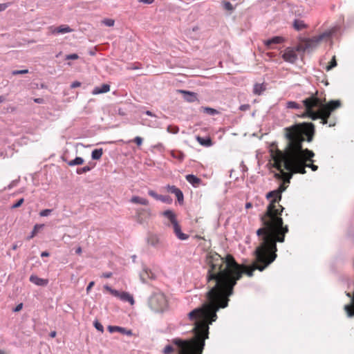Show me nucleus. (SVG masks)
Instances as JSON below:
<instances>
[{"label":"nucleus","mask_w":354,"mask_h":354,"mask_svg":"<svg viewBox=\"0 0 354 354\" xmlns=\"http://www.w3.org/2000/svg\"><path fill=\"white\" fill-rule=\"evenodd\" d=\"M255 270L252 264L245 266V270H241L232 256L227 255L225 261L218 254L212 257L209 261L207 280L208 283L213 281L214 285L207 292V302L200 308L192 310L188 317L191 321H194V337L198 344L209 337V325L217 319V311L228 306L229 297L233 294V288L236 281L239 280L243 272L248 277L253 276Z\"/></svg>","instance_id":"obj_1"},{"label":"nucleus","mask_w":354,"mask_h":354,"mask_svg":"<svg viewBox=\"0 0 354 354\" xmlns=\"http://www.w3.org/2000/svg\"><path fill=\"white\" fill-rule=\"evenodd\" d=\"M285 137L287 144L284 151L277 150L272 153L273 166L280 173H275L274 177L283 180L281 185L285 187L289 183L292 174H306V167L310 168L313 171L317 170L318 167L314 164H307V161L313 162L312 158L315 156L313 151L302 148V143L306 140L310 142L315 135V125L312 122L297 123L284 129Z\"/></svg>","instance_id":"obj_2"},{"label":"nucleus","mask_w":354,"mask_h":354,"mask_svg":"<svg viewBox=\"0 0 354 354\" xmlns=\"http://www.w3.org/2000/svg\"><path fill=\"white\" fill-rule=\"evenodd\" d=\"M286 189V187L280 185L277 189L266 194L268 199L271 198L266 214L269 220L262 218L264 227L259 228L257 231L261 243L253 252L254 255L260 262L265 261L269 252H277V242H284L285 234L288 232V225L283 226V219L280 216L284 208L280 205L279 208L276 207V203L281 200V194Z\"/></svg>","instance_id":"obj_3"},{"label":"nucleus","mask_w":354,"mask_h":354,"mask_svg":"<svg viewBox=\"0 0 354 354\" xmlns=\"http://www.w3.org/2000/svg\"><path fill=\"white\" fill-rule=\"evenodd\" d=\"M302 103L305 107V112L301 117L309 118L313 120L321 119L320 122L322 124H326L331 113L341 106L339 100H330L326 103L325 99L319 98L317 94L305 98Z\"/></svg>","instance_id":"obj_4"},{"label":"nucleus","mask_w":354,"mask_h":354,"mask_svg":"<svg viewBox=\"0 0 354 354\" xmlns=\"http://www.w3.org/2000/svg\"><path fill=\"white\" fill-rule=\"evenodd\" d=\"M174 344L178 347V354H202L205 343L198 344L196 339H181L175 338L172 340Z\"/></svg>","instance_id":"obj_5"},{"label":"nucleus","mask_w":354,"mask_h":354,"mask_svg":"<svg viewBox=\"0 0 354 354\" xmlns=\"http://www.w3.org/2000/svg\"><path fill=\"white\" fill-rule=\"evenodd\" d=\"M335 34V28L327 30L324 32L323 33L313 37V38H301L299 37L301 43L297 45L295 47V52H302L309 50L310 48H313L315 45H317L319 42L323 40L324 38L330 37Z\"/></svg>","instance_id":"obj_6"},{"label":"nucleus","mask_w":354,"mask_h":354,"mask_svg":"<svg viewBox=\"0 0 354 354\" xmlns=\"http://www.w3.org/2000/svg\"><path fill=\"white\" fill-rule=\"evenodd\" d=\"M149 306L156 312H163L167 307L165 295L162 292L154 293L149 299Z\"/></svg>","instance_id":"obj_7"},{"label":"nucleus","mask_w":354,"mask_h":354,"mask_svg":"<svg viewBox=\"0 0 354 354\" xmlns=\"http://www.w3.org/2000/svg\"><path fill=\"white\" fill-rule=\"evenodd\" d=\"M104 288L109 292L113 296L119 298L122 301H127L131 305L135 302L133 297L127 292H120L117 290L113 289L108 285H104Z\"/></svg>","instance_id":"obj_8"},{"label":"nucleus","mask_w":354,"mask_h":354,"mask_svg":"<svg viewBox=\"0 0 354 354\" xmlns=\"http://www.w3.org/2000/svg\"><path fill=\"white\" fill-rule=\"evenodd\" d=\"M277 257L276 252H269L266 255V260L263 262H260L256 258V261L252 263L254 270H259L262 272L264 269L273 262Z\"/></svg>","instance_id":"obj_9"},{"label":"nucleus","mask_w":354,"mask_h":354,"mask_svg":"<svg viewBox=\"0 0 354 354\" xmlns=\"http://www.w3.org/2000/svg\"><path fill=\"white\" fill-rule=\"evenodd\" d=\"M282 58L285 62L293 64L297 60L298 57L294 48L288 47L285 49Z\"/></svg>","instance_id":"obj_10"},{"label":"nucleus","mask_w":354,"mask_h":354,"mask_svg":"<svg viewBox=\"0 0 354 354\" xmlns=\"http://www.w3.org/2000/svg\"><path fill=\"white\" fill-rule=\"evenodd\" d=\"M165 189L169 193L173 194L176 196L179 204L183 203V202H184L183 193L179 188H178L175 185H167L165 187Z\"/></svg>","instance_id":"obj_11"},{"label":"nucleus","mask_w":354,"mask_h":354,"mask_svg":"<svg viewBox=\"0 0 354 354\" xmlns=\"http://www.w3.org/2000/svg\"><path fill=\"white\" fill-rule=\"evenodd\" d=\"M151 212L150 209L138 208L136 209L137 221L139 223H143L145 221L150 218Z\"/></svg>","instance_id":"obj_12"},{"label":"nucleus","mask_w":354,"mask_h":354,"mask_svg":"<svg viewBox=\"0 0 354 354\" xmlns=\"http://www.w3.org/2000/svg\"><path fill=\"white\" fill-rule=\"evenodd\" d=\"M147 243L152 247L160 249L163 248V243L158 235L155 234H149L147 239Z\"/></svg>","instance_id":"obj_13"},{"label":"nucleus","mask_w":354,"mask_h":354,"mask_svg":"<svg viewBox=\"0 0 354 354\" xmlns=\"http://www.w3.org/2000/svg\"><path fill=\"white\" fill-rule=\"evenodd\" d=\"M173 226L174 232L176 236L181 241H185L189 239V235L183 233L181 230V227L179 225L178 222L175 223Z\"/></svg>","instance_id":"obj_14"},{"label":"nucleus","mask_w":354,"mask_h":354,"mask_svg":"<svg viewBox=\"0 0 354 354\" xmlns=\"http://www.w3.org/2000/svg\"><path fill=\"white\" fill-rule=\"evenodd\" d=\"M108 330L112 333L115 332H118L122 334H125L128 336H131L133 333L131 330H127L125 328L117 326H109Z\"/></svg>","instance_id":"obj_15"},{"label":"nucleus","mask_w":354,"mask_h":354,"mask_svg":"<svg viewBox=\"0 0 354 354\" xmlns=\"http://www.w3.org/2000/svg\"><path fill=\"white\" fill-rule=\"evenodd\" d=\"M179 91L183 94L184 100L188 102H194L198 100L197 94L194 92L184 90H180Z\"/></svg>","instance_id":"obj_16"},{"label":"nucleus","mask_w":354,"mask_h":354,"mask_svg":"<svg viewBox=\"0 0 354 354\" xmlns=\"http://www.w3.org/2000/svg\"><path fill=\"white\" fill-rule=\"evenodd\" d=\"M29 281L39 286H46L48 283V280L46 279L39 278L37 275L32 274L29 278Z\"/></svg>","instance_id":"obj_17"},{"label":"nucleus","mask_w":354,"mask_h":354,"mask_svg":"<svg viewBox=\"0 0 354 354\" xmlns=\"http://www.w3.org/2000/svg\"><path fill=\"white\" fill-rule=\"evenodd\" d=\"M110 91V85L108 84H103L100 86H95L91 93L93 95H98L101 93H105Z\"/></svg>","instance_id":"obj_18"},{"label":"nucleus","mask_w":354,"mask_h":354,"mask_svg":"<svg viewBox=\"0 0 354 354\" xmlns=\"http://www.w3.org/2000/svg\"><path fill=\"white\" fill-rule=\"evenodd\" d=\"M162 215L167 218L171 225H174L175 223H178L176 216L172 210L167 209L162 213Z\"/></svg>","instance_id":"obj_19"},{"label":"nucleus","mask_w":354,"mask_h":354,"mask_svg":"<svg viewBox=\"0 0 354 354\" xmlns=\"http://www.w3.org/2000/svg\"><path fill=\"white\" fill-rule=\"evenodd\" d=\"M290 10L292 13H295V17L292 19V22L296 23V22H304L299 17L301 15V8L299 6H295L290 8Z\"/></svg>","instance_id":"obj_20"},{"label":"nucleus","mask_w":354,"mask_h":354,"mask_svg":"<svg viewBox=\"0 0 354 354\" xmlns=\"http://www.w3.org/2000/svg\"><path fill=\"white\" fill-rule=\"evenodd\" d=\"M284 41V39L283 37H280V36H274L270 39H268L266 41H264V44L267 46V47H270V46L272 44H281L282 43L283 41Z\"/></svg>","instance_id":"obj_21"},{"label":"nucleus","mask_w":354,"mask_h":354,"mask_svg":"<svg viewBox=\"0 0 354 354\" xmlns=\"http://www.w3.org/2000/svg\"><path fill=\"white\" fill-rule=\"evenodd\" d=\"M187 182L192 184L193 186H196L201 183V179L196 177L194 174H188L185 177Z\"/></svg>","instance_id":"obj_22"},{"label":"nucleus","mask_w":354,"mask_h":354,"mask_svg":"<svg viewBox=\"0 0 354 354\" xmlns=\"http://www.w3.org/2000/svg\"><path fill=\"white\" fill-rule=\"evenodd\" d=\"M130 201L133 203L140 204L142 205H147L149 204V201L147 199L138 196H133Z\"/></svg>","instance_id":"obj_23"},{"label":"nucleus","mask_w":354,"mask_h":354,"mask_svg":"<svg viewBox=\"0 0 354 354\" xmlns=\"http://www.w3.org/2000/svg\"><path fill=\"white\" fill-rule=\"evenodd\" d=\"M266 85L263 84H255L253 87V93L255 95H261L262 93L266 90Z\"/></svg>","instance_id":"obj_24"},{"label":"nucleus","mask_w":354,"mask_h":354,"mask_svg":"<svg viewBox=\"0 0 354 354\" xmlns=\"http://www.w3.org/2000/svg\"><path fill=\"white\" fill-rule=\"evenodd\" d=\"M197 140L201 145L205 147H210L212 145V140L209 138H203L198 136Z\"/></svg>","instance_id":"obj_25"},{"label":"nucleus","mask_w":354,"mask_h":354,"mask_svg":"<svg viewBox=\"0 0 354 354\" xmlns=\"http://www.w3.org/2000/svg\"><path fill=\"white\" fill-rule=\"evenodd\" d=\"M94 167L95 164L90 162L88 165L77 169L76 172L78 174H82L91 171Z\"/></svg>","instance_id":"obj_26"},{"label":"nucleus","mask_w":354,"mask_h":354,"mask_svg":"<svg viewBox=\"0 0 354 354\" xmlns=\"http://www.w3.org/2000/svg\"><path fill=\"white\" fill-rule=\"evenodd\" d=\"M44 224H36V225H35L32 232L30 234V235L28 236L27 239L30 240V239H32L36 235V234L37 233L38 230H40V229H42L44 227Z\"/></svg>","instance_id":"obj_27"},{"label":"nucleus","mask_w":354,"mask_h":354,"mask_svg":"<svg viewBox=\"0 0 354 354\" xmlns=\"http://www.w3.org/2000/svg\"><path fill=\"white\" fill-rule=\"evenodd\" d=\"M103 153L102 149H94L91 153V158L93 160H99Z\"/></svg>","instance_id":"obj_28"},{"label":"nucleus","mask_w":354,"mask_h":354,"mask_svg":"<svg viewBox=\"0 0 354 354\" xmlns=\"http://www.w3.org/2000/svg\"><path fill=\"white\" fill-rule=\"evenodd\" d=\"M84 162V159L81 157H76L74 160H72L68 162L69 166H75L82 165Z\"/></svg>","instance_id":"obj_29"},{"label":"nucleus","mask_w":354,"mask_h":354,"mask_svg":"<svg viewBox=\"0 0 354 354\" xmlns=\"http://www.w3.org/2000/svg\"><path fill=\"white\" fill-rule=\"evenodd\" d=\"M286 108L287 109H300L301 108V105L294 101H288L286 102Z\"/></svg>","instance_id":"obj_30"},{"label":"nucleus","mask_w":354,"mask_h":354,"mask_svg":"<svg viewBox=\"0 0 354 354\" xmlns=\"http://www.w3.org/2000/svg\"><path fill=\"white\" fill-rule=\"evenodd\" d=\"M224 10L232 12L234 10L235 6H233L230 1H223L222 3Z\"/></svg>","instance_id":"obj_31"},{"label":"nucleus","mask_w":354,"mask_h":354,"mask_svg":"<svg viewBox=\"0 0 354 354\" xmlns=\"http://www.w3.org/2000/svg\"><path fill=\"white\" fill-rule=\"evenodd\" d=\"M202 109L204 113H205L209 115H214L218 113V111L213 108L202 107Z\"/></svg>","instance_id":"obj_32"},{"label":"nucleus","mask_w":354,"mask_h":354,"mask_svg":"<svg viewBox=\"0 0 354 354\" xmlns=\"http://www.w3.org/2000/svg\"><path fill=\"white\" fill-rule=\"evenodd\" d=\"M158 201L167 204H171L173 201L172 198L168 195H160Z\"/></svg>","instance_id":"obj_33"},{"label":"nucleus","mask_w":354,"mask_h":354,"mask_svg":"<svg viewBox=\"0 0 354 354\" xmlns=\"http://www.w3.org/2000/svg\"><path fill=\"white\" fill-rule=\"evenodd\" d=\"M71 29L68 26H65V27H59L54 32L55 33H57V34H64V33H66V32H71Z\"/></svg>","instance_id":"obj_34"},{"label":"nucleus","mask_w":354,"mask_h":354,"mask_svg":"<svg viewBox=\"0 0 354 354\" xmlns=\"http://www.w3.org/2000/svg\"><path fill=\"white\" fill-rule=\"evenodd\" d=\"M295 30L299 31L307 27L306 24H292Z\"/></svg>","instance_id":"obj_35"},{"label":"nucleus","mask_w":354,"mask_h":354,"mask_svg":"<svg viewBox=\"0 0 354 354\" xmlns=\"http://www.w3.org/2000/svg\"><path fill=\"white\" fill-rule=\"evenodd\" d=\"M93 325L95 326V328L98 330V331H100L101 333H103L104 332V327L102 325V324L100 322H99L97 320H95L93 323Z\"/></svg>","instance_id":"obj_36"},{"label":"nucleus","mask_w":354,"mask_h":354,"mask_svg":"<svg viewBox=\"0 0 354 354\" xmlns=\"http://www.w3.org/2000/svg\"><path fill=\"white\" fill-rule=\"evenodd\" d=\"M53 212V209H45L41 210L39 212V216L42 217L48 216L50 214V213Z\"/></svg>","instance_id":"obj_37"},{"label":"nucleus","mask_w":354,"mask_h":354,"mask_svg":"<svg viewBox=\"0 0 354 354\" xmlns=\"http://www.w3.org/2000/svg\"><path fill=\"white\" fill-rule=\"evenodd\" d=\"M336 66H337V62L335 60V57L334 56L333 57L332 60L330 61V64L328 66H327L326 70L330 71L332 68H333L334 67H335Z\"/></svg>","instance_id":"obj_38"},{"label":"nucleus","mask_w":354,"mask_h":354,"mask_svg":"<svg viewBox=\"0 0 354 354\" xmlns=\"http://www.w3.org/2000/svg\"><path fill=\"white\" fill-rule=\"evenodd\" d=\"M28 73V69H23V70H15L12 71V75H23L26 74Z\"/></svg>","instance_id":"obj_39"},{"label":"nucleus","mask_w":354,"mask_h":354,"mask_svg":"<svg viewBox=\"0 0 354 354\" xmlns=\"http://www.w3.org/2000/svg\"><path fill=\"white\" fill-rule=\"evenodd\" d=\"M167 131L171 133H177L179 131V128L176 126H168Z\"/></svg>","instance_id":"obj_40"},{"label":"nucleus","mask_w":354,"mask_h":354,"mask_svg":"<svg viewBox=\"0 0 354 354\" xmlns=\"http://www.w3.org/2000/svg\"><path fill=\"white\" fill-rule=\"evenodd\" d=\"M148 194L153 197V198H155L156 200H159L160 198V194H158L155 191L152 190V189H149L148 191Z\"/></svg>","instance_id":"obj_41"},{"label":"nucleus","mask_w":354,"mask_h":354,"mask_svg":"<svg viewBox=\"0 0 354 354\" xmlns=\"http://www.w3.org/2000/svg\"><path fill=\"white\" fill-rule=\"evenodd\" d=\"M24 199L23 198L19 199L15 203H14L12 206V209H15L19 207L24 203Z\"/></svg>","instance_id":"obj_42"},{"label":"nucleus","mask_w":354,"mask_h":354,"mask_svg":"<svg viewBox=\"0 0 354 354\" xmlns=\"http://www.w3.org/2000/svg\"><path fill=\"white\" fill-rule=\"evenodd\" d=\"M173 351H174V348L171 345H167L163 349V352L165 354L170 353L173 352Z\"/></svg>","instance_id":"obj_43"},{"label":"nucleus","mask_w":354,"mask_h":354,"mask_svg":"<svg viewBox=\"0 0 354 354\" xmlns=\"http://www.w3.org/2000/svg\"><path fill=\"white\" fill-rule=\"evenodd\" d=\"M79 56L76 53H73L70 55H67L66 56V59H78Z\"/></svg>","instance_id":"obj_44"},{"label":"nucleus","mask_w":354,"mask_h":354,"mask_svg":"<svg viewBox=\"0 0 354 354\" xmlns=\"http://www.w3.org/2000/svg\"><path fill=\"white\" fill-rule=\"evenodd\" d=\"M133 141L138 146H140L142 144L143 139L140 136H136Z\"/></svg>","instance_id":"obj_45"},{"label":"nucleus","mask_w":354,"mask_h":354,"mask_svg":"<svg viewBox=\"0 0 354 354\" xmlns=\"http://www.w3.org/2000/svg\"><path fill=\"white\" fill-rule=\"evenodd\" d=\"M94 284H95L94 281H91L88 283V285L87 286L86 289L87 293H88L90 292L91 289L93 288Z\"/></svg>","instance_id":"obj_46"},{"label":"nucleus","mask_w":354,"mask_h":354,"mask_svg":"<svg viewBox=\"0 0 354 354\" xmlns=\"http://www.w3.org/2000/svg\"><path fill=\"white\" fill-rule=\"evenodd\" d=\"M23 308V304L21 303V304H19L14 309H13V311L14 312H19Z\"/></svg>","instance_id":"obj_47"},{"label":"nucleus","mask_w":354,"mask_h":354,"mask_svg":"<svg viewBox=\"0 0 354 354\" xmlns=\"http://www.w3.org/2000/svg\"><path fill=\"white\" fill-rule=\"evenodd\" d=\"M81 85V83L77 82V81H75V82H73L71 85V88H76V87H79Z\"/></svg>","instance_id":"obj_48"},{"label":"nucleus","mask_w":354,"mask_h":354,"mask_svg":"<svg viewBox=\"0 0 354 354\" xmlns=\"http://www.w3.org/2000/svg\"><path fill=\"white\" fill-rule=\"evenodd\" d=\"M111 276H112V272H104L102 275V277L106 278V279L110 278Z\"/></svg>","instance_id":"obj_49"},{"label":"nucleus","mask_w":354,"mask_h":354,"mask_svg":"<svg viewBox=\"0 0 354 354\" xmlns=\"http://www.w3.org/2000/svg\"><path fill=\"white\" fill-rule=\"evenodd\" d=\"M21 245V243H20L19 245L18 244V243H16L15 244L12 245V249L14 250H16L19 246Z\"/></svg>","instance_id":"obj_50"},{"label":"nucleus","mask_w":354,"mask_h":354,"mask_svg":"<svg viewBox=\"0 0 354 354\" xmlns=\"http://www.w3.org/2000/svg\"><path fill=\"white\" fill-rule=\"evenodd\" d=\"M140 1L143 2L145 3L151 4L154 1V0H140Z\"/></svg>","instance_id":"obj_51"},{"label":"nucleus","mask_w":354,"mask_h":354,"mask_svg":"<svg viewBox=\"0 0 354 354\" xmlns=\"http://www.w3.org/2000/svg\"><path fill=\"white\" fill-rule=\"evenodd\" d=\"M44 100L42 98H35L34 99V102L38 104L42 103Z\"/></svg>","instance_id":"obj_52"},{"label":"nucleus","mask_w":354,"mask_h":354,"mask_svg":"<svg viewBox=\"0 0 354 354\" xmlns=\"http://www.w3.org/2000/svg\"><path fill=\"white\" fill-rule=\"evenodd\" d=\"M57 335V333L56 331L53 330V331H51L49 334V336L52 338L55 337Z\"/></svg>","instance_id":"obj_53"},{"label":"nucleus","mask_w":354,"mask_h":354,"mask_svg":"<svg viewBox=\"0 0 354 354\" xmlns=\"http://www.w3.org/2000/svg\"><path fill=\"white\" fill-rule=\"evenodd\" d=\"M145 114L151 117L155 116V115L151 111H146Z\"/></svg>","instance_id":"obj_54"},{"label":"nucleus","mask_w":354,"mask_h":354,"mask_svg":"<svg viewBox=\"0 0 354 354\" xmlns=\"http://www.w3.org/2000/svg\"><path fill=\"white\" fill-rule=\"evenodd\" d=\"M101 22H106V23H108V22H114V20L113 19H104L101 21Z\"/></svg>","instance_id":"obj_55"},{"label":"nucleus","mask_w":354,"mask_h":354,"mask_svg":"<svg viewBox=\"0 0 354 354\" xmlns=\"http://www.w3.org/2000/svg\"><path fill=\"white\" fill-rule=\"evenodd\" d=\"M48 256H49V252H48L46 251L42 252L41 254V257H48Z\"/></svg>","instance_id":"obj_56"},{"label":"nucleus","mask_w":354,"mask_h":354,"mask_svg":"<svg viewBox=\"0 0 354 354\" xmlns=\"http://www.w3.org/2000/svg\"><path fill=\"white\" fill-rule=\"evenodd\" d=\"M248 108V105H241L240 107L241 110H243V111L246 110Z\"/></svg>","instance_id":"obj_57"},{"label":"nucleus","mask_w":354,"mask_h":354,"mask_svg":"<svg viewBox=\"0 0 354 354\" xmlns=\"http://www.w3.org/2000/svg\"><path fill=\"white\" fill-rule=\"evenodd\" d=\"M177 158L180 160H183L184 158V154L182 152H180V154Z\"/></svg>","instance_id":"obj_58"},{"label":"nucleus","mask_w":354,"mask_h":354,"mask_svg":"<svg viewBox=\"0 0 354 354\" xmlns=\"http://www.w3.org/2000/svg\"><path fill=\"white\" fill-rule=\"evenodd\" d=\"M6 8V6L5 4H0V11L5 10Z\"/></svg>","instance_id":"obj_59"},{"label":"nucleus","mask_w":354,"mask_h":354,"mask_svg":"<svg viewBox=\"0 0 354 354\" xmlns=\"http://www.w3.org/2000/svg\"><path fill=\"white\" fill-rule=\"evenodd\" d=\"M138 68H140L138 66H136L128 67V69H131V70H136V69H138Z\"/></svg>","instance_id":"obj_60"},{"label":"nucleus","mask_w":354,"mask_h":354,"mask_svg":"<svg viewBox=\"0 0 354 354\" xmlns=\"http://www.w3.org/2000/svg\"><path fill=\"white\" fill-rule=\"evenodd\" d=\"M252 207V204H251L250 203H247L245 204V208H246V209H248V208H250V207Z\"/></svg>","instance_id":"obj_61"},{"label":"nucleus","mask_w":354,"mask_h":354,"mask_svg":"<svg viewBox=\"0 0 354 354\" xmlns=\"http://www.w3.org/2000/svg\"><path fill=\"white\" fill-rule=\"evenodd\" d=\"M5 97L3 96H0V104L4 102Z\"/></svg>","instance_id":"obj_62"},{"label":"nucleus","mask_w":354,"mask_h":354,"mask_svg":"<svg viewBox=\"0 0 354 354\" xmlns=\"http://www.w3.org/2000/svg\"><path fill=\"white\" fill-rule=\"evenodd\" d=\"M81 251H82L81 248H78L76 250V252H77V253H78V254H80V253L81 252Z\"/></svg>","instance_id":"obj_63"},{"label":"nucleus","mask_w":354,"mask_h":354,"mask_svg":"<svg viewBox=\"0 0 354 354\" xmlns=\"http://www.w3.org/2000/svg\"><path fill=\"white\" fill-rule=\"evenodd\" d=\"M0 354H7V353L3 350H0Z\"/></svg>","instance_id":"obj_64"}]
</instances>
